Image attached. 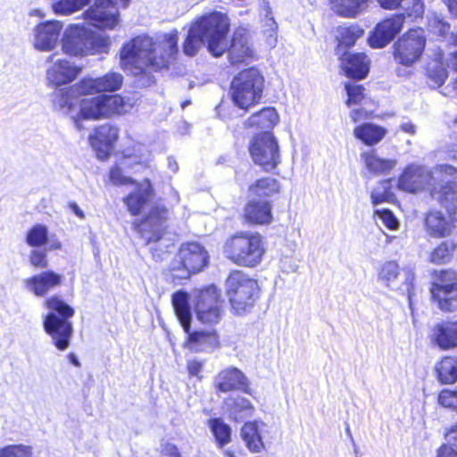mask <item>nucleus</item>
I'll return each mask as SVG.
<instances>
[{
  "label": "nucleus",
  "mask_w": 457,
  "mask_h": 457,
  "mask_svg": "<svg viewBox=\"0 0 457 457\" xmlns=\"http://www.w3.org/2000/svg\"><path fill=\"white\" fill-rule=\"evenodd\" d=\"M425 44L423 29H410L395 44V60L405 66L412 65L421 55Z\"/></svg>",
  "instance_id": "2eb2a0df"
},
{
  "label": "nucleus",
  "mask_w": 457,
  "mask_h": 457,
  "mask_svg": "<svg viewBox=\"0 0 457 457\" xmlns=\"http://www.w3.org/2000/svg\"><path fill=\"white\" fill-rule=\"evenodd\" d=\"M230 305L237 314L250 311L259 298V285L241 270L230 272L225 283Z\"/></svg>",
  "instance_id": "423d86ee"
},
{
  "label": "nucleus",
  "mask_w": 457,
  "mask_h": 457,
  "mask_svg": "<svg viewBox=\"0 0 457 457\" xmlns=\"http://www.w3.org/2000/svg\"><path fill=\"white\" fill-rule=\"evenodd\" d=\"M214 384L216 389L222 393L239 390L247 395H253V390L249 386L248 378L240 370L235 367L221 370L215 377Z\"/></svg>",
  "instance_id": "4be33fe9"
},
{
  "label": "nucleus",
  "mask_w": 457,
  "mask_h": 457,
  "mask_svg": "<svg viewBox=\"0 0 457 457\" xmlns=\"http://www.w3.org/2000/svg\"><path fill=\"white\" fill-rule=\"evenodd\" d=\"M368 112L362 109H354L351 112V118L354 122L361 120L362 118H366Z\"/></svg>",
  "instance_id": "774afa93"
},
{
  "label": "nucleus",
  "mask_w": 457,
  "mask_h": 457,
  "mask_svg": "<svg viewBox=\"0 0 457 457\" xmlns=\"http://www.w3.org/2000/svg\"><path fill=\"white\" fill-rule=\"evenodd\" d=\"M117 138V128L109 124H104L99 126L93 135L89 136V142L97 152L98 158L104 159L109 154L112 145Z\"/></svg>",
  "instance_id": "bb28decb"
},
{
  "label": "nucleus",
  "mask_w": 457,
  "mask_h": 457,
  "mask_svg": "<svg viewBox=\"0 0 457 457\" xmlns=\"http://www.w3.org/2000/svg\"><path fill=\"white\" fill-rule=\"evenodd\" d=\"M433 24L435 25L436 32L440 35H445L449 29V25L443 22L442 21L434 20Z\"/></svg>",
  "instance_id": "338daca9"
},
{
  "label": "nucleus",
  "mask_w": 457,
  "mask_h": 457,
  "mask_svg": "<svg viewBox=\"0 0 457 457\" xmlns=\"http://www.w3.org/2000/svg\"><path fill=\"white\" fill-rule=\"evenodd\" d=\"M172 305L184 331L187 334V343L192 349L204 351L218 344V337L212 331L200 330L190 333L192 313L187 293L184 291L174 293Z\"/></svg>",
  "instance_id": "6e6552de"
},
{
  "label": "nucleus",
  "mask_w": 457,
  "mask_h": 457,
  "mask_svg": "<svg viewBox=\"0 0 457 457\" xmlns=\"http://www.w3.org/2000/svg\"><path fill=\"white\" fill-rule=\"evenodd\" d=\"M44 305L50 311L44 319V329L51 337L55 347L64 351L70 345L73 332L69 319L74 315V309L57 295L47 298Z\"/></svg>",
  "instance_id": "20e7f679"
},
{
  "label": "nucleus",
  "mask_w": 457,
  "mask_h": 457,
  "mask_svg": "<svg viewBox=\"0 0 457 457\" xmlns=\"http://www.w3.org/2000/svg\"><path fill=\"white\" fill-rule=\"evenodd\" d=\"M208 427L219 447L221 448L231 441V428L222 419H210L208 420Z\"/></svg>",
  "instance_id": "79ce46f5"
},
{
  "label": "nucleus",
  "mask_w": 457,
  "mask_h": 457,
  "mask_svg": "<svg viewBox=\"0 0 457 457\" xmlns=\"http://www.w3.org/2000/svg\"><path fill=\"white\" fill-rule=\"evenodd\" d=\"M378 279L387 287L406 292L410 307H412L411 298L414 295L415 280L412 269H403L401 275L399 266L395 262H386L378 270Z\"/></svg>",
  "instance_id": "ddd939ff"
},
{
  "label": "nucleus",
  "mask_w": 457,
  "mask_h": 457,
  "mask_svg": "<svg viewBox=\"0 0 457 457\" xmlns=\"http://www.w3.org/2000/svg\"><path fill=\"white\" fill-rule=\"evenodd\" d=\"M279 182L273 178L266 177L256 180L250 186L249 192L259 198H268L279 193Z\"/></svg>",
  "instance_id": "ea45409f"
},
{
  "label": "nucleus",
  "mask_w": 457,
  "mask_h": 457,
  "mask_svg": "<svg viewBox=\"0 0 457 457\" xmlns=\"http://www.w3.org/2000/svg\"><path fill=\"white\" fill-rule=\"evenodd\" d=\"M208 262V252L201 244L195 241L186 242L180 245L178 253L170 262L169 272L173 282L177 283L202 270Z\"/></svg>",
  "instance_id": "0eeeda50"
},
{
  "label": "nucleus",
  "mask_w": 457,
  "mask_h": 457,
  "mask_svg": "<svg viewBox=\"0 0 457 457\" xmlns=\"http://www.w3.org/2000/svg\"><path fill=\"white\" fill-rule=\"evenodd\" d=\"M79 116L85 120L109 118L113 114H123L131 110L133 103L119 95H101L84 98L79 103Z\"/></svg>",
  "instance_id": "9d476101"
},
{
  "label": "nucleus",
  "mask_w": 457,
  "mask_h": 457,
  "mask_svg": "<svg viewBox=\"0 0 457 457\" xmlns=\"http://www.w3.org/2000/svg\"><path fill=\"white\" fill-rule=\"evenodd\" d=\"M383 9L394 10L402 7L409 16H420L423 12L420 0H378Z\"/></svg>",
  "instance_id": "a19ab883"
},
{
  "label": "nucleus",
  "mask_w": 457,
  "mask_h": 457,
  "mask_svg": "<svg viewBox=\"0 0 457 457\" xmlns=\"http://www.w3.org/2000/svg\"><path fill=\"white\" fill-rule=\"evenodd\" d=\"M260 17L262 26H265L268 23V20L275 21L273 17L272 8L268 0H261L260 4Z\"/></svg>",
  "instance_id": "052dcab7"
},
{
  "label": "nucleus",
  "mask_w": 457,
  "mask_h": 457,
  "mask_svg": "<svg viewBox=\"0 0 457 457\" xmlns=\"http://www.w3.org/2000/svg\"><path fill=\"white\" fill-rule=\"evenodd\" d=\"M436 457H457V441L446 440V443L437 450Z\"/></svg>",
  "instance_id": "bf43d9fd"
},
{
  "label": "nucleus",
  "mask_w": 457,
  "mask_h": 457,
  "mask_svg": "<svg viewBox=\"0 0 457 457\" xmlns=\"http://www.w3.org/2000/svg\"><path fill=\"white\" fill-rule=\"evenodd\" d=\"M129 0H96L85 13L90 23L100 29H113L119 22V7L126 8Z\"/></svg>",
  "instance_id": "4468645a"
},
{
  "label": "nucleus",
  "mask_w": 457,
  "mask_h": 457,
  "mask_svg": "<svg viewBox=\"0 0 457 457\" xmlns=\"http://www.w3.org/2000/svg\"><path fill=\"white\" fill-rule=\"evenodd\" d=\"M229 25L227 14L217 11L198 18L191 24L184 41L185 54L195 55L206 43L208 51L215 57L221 56L228 50L231 64L245 62L252 59L254 51L246 29L237 28L228 46L227 34Z\"/></svg>",
  "instance_id": "f257e3e1"
},
{
  "label": "nucleus",
  "mask_w": 457,
  "mask_h": 457,
  "mask_svg": "<svg viewBox=\"0 0 457 457\" xmlns=\"http://www.w3.org/2000/svg\"><path fill=\"white\" fill-rule=\"evenodd\" d=\"M178 31L160 35L155 41L140 35L124 44L120 50V65L134 76H142L146 87L154 83L150 71H157L172 64L178 54Z\"/></svg>",
  "instance_id": "f03ea898"
},
{
  "label": "nucleus",
  "mask_w": 457,
  "mask_h": 457,
  "mask_svg": "<svg viewBox=\"0 0 457 457\" xmlns=\"http://www.w3.org/2000/svg\"><path fill=\"white\" fill-rule=\"evenodd\" d=\"M48 242V229L43 224L33 226L26 235V243L31 247H40Z\"/></svg>",
  "instance_id": "a18cd8bd"
},
{
  "label": "nucleus",
  "mask_w": 457,
  "mask_h": 457,
  "mask_svg": "<svg viewBox=\"0 0 457 457\" xmlns=\"http://www.w3.org/2000/svg\"><path fill=\"white\" fill-rule=\"evenodd\" d=\"M249 151L254 163L265 171H270L280 162L279 148L272 133L264 131L255 135Z\"/></svg>",
  "instance_id": "9b49d317"
},
{
  "label": "nucleus",
  "mask_w": 457,
  "mask_h": 457,
  "mask_svg": "<svg viewBox=\"0 0 457 457\" xmlns=\"http://www.w3.org/2000/svg\"><path fill=\"white\" fill-rule=\"evenodd\" d=\"M53 104L62 114H71L79 104L78 97L72 87L61 88L53 94Z\"/></svg>",
  "instance_id": "72a5a7b5"
},
{
  "label": "nucleus",
  "mask_w": 457,
  "mask_h": 457,
  "mask_svg": "<svg viewBox=\"0 0 457 457\" xmlns=\"http://www.w3.org/2000/svg\"><path fill=\"white\" fill-rule=\"evenodd\" d=\"M263 82L262 75L255 68L239 72L231 82L233 103L244 110L258 103L262 97Z\"/></svg>",
  "instance_id": "1a4fd4ad"
},
{
  "label": "nucleus",
  "mask_w": 457,
  "mask_h": 457,
  "mask_svg": "<svg viewBox=\"0 0 457 457\" xmlns=\"http://www.w3.org/2000/svg\"><path fill=\"white\" fill-rule=\"evenodd\" d=\"M437 401L441 406L457 411V389L442 390L438 395Z\"/></svg>",
  "instance_id": "603ef678"
},
{
  "label": "nucleus",
  "mask_w": 457,
  "mask_h": 457,
  "mask_svg": "<svg viewBox=\"0 0 457 457\" xmlns=\"http://www.w3.org/2000/svg\"><path fill=\"white\" fill-rule=\"evenodd\" d=\"M265 253L263 237L256 232L242 231L229 237L223 245L224 256L244 267L257 266Z\"/></svg>",
  "instance_id": "39448f33"
},
{
  "label": "nucleus",
  "mask_w": 457,
  "mask_h": 457,
  "mask_svg": "<svg viewBox=\"0 0 457 457\" xmlns=\"http://www.w3.org/2000/svg\"><path fill=\"white\" fill-rule=\"evenodd\" d=\"M71 87L76 95H91L94 93H99V91H97L96 80L92 78H84Z\"/></svg>",
  "instance_id": "3c124183"
},
{
  "label": "nucleus",
  "mask_w": 457,
  "mask_h": 457,
  "mask_svg": "<svg viewBox=\"0 0 457 457\" xmlns=\"http://www.w3.org/2000/svg\"><path fill=\"white\" fill-rule=\"evenodd\" d=\"M375 213L387 228L395 230L398 228L399 222L391 211L386 209L376 210Z\"/></svg>",
  "instance_id": "4d7b16f0"
},
{
  "label": "nucleus",
  "mask_w": 457,
  "mask_h": 457,
  "mask_svg": "<svg viewBox=\"0 0 457 457\" xmlns=\"http://www.w3.org/2000/svg\"><path fill=\"white\" fill-rule=\"evenodd\" d=\"M152 197V186L148 179L137 184L135 189L129 193L123 202L128 211L134 216L140 214L145 208L150 207Z\"/></svg>",
  "instance_id": "a878e982"
},
{
  "label": "nucleus",
  "mask_w": 457,
  "mask_h": 457,
  "mask_svg": "<svg viewBox=\"0 0 457 457\" xmlns=\"http://www.w3.org/2000/svg\"><path fill=\"white\" fill-rule=\"evenodd\" d=\"M426 234L433 238H444L452 235L454 228L452 218L439 210L428 212L423 218Z\"/></svg>",
  "instance_id": "b1692460"
},
{
  "label": "nucleus",
  "mask_w": 457,
  "mask_h": 457,
  "mask_svg": "<svg viewBox=\"0 0 457 457\" xmlns=\"http://www.w3.org/2000/svg\"><path fill=\"white\" fill-rule=\"evenodd\" d=\"M341 68L345 74L353 79H363L369 72V60L364 54L342 53Z\"/></svg>",
  "instance_id": "c85d7f7f"
},
{
  "label": "nucleus",
  "mask_w": 457,
  "mask_h": 457,
  "mask_svg": "<svg viewBox=\"0 0 457 457\" xmlns=\"http://www.w3.org/2000/svg\"><path fill=\"white\" fill-rule=\"evenodd\" d=\"M431 340L441 350L457 348V320H446L436 325Z\"/></svg>",
  "instance_id": "cd10ccee"
},
{
  "label": "nucleus",
  "mask_w": 457,
  "mask_h": 457,
  "mask_svg": "<svg viewBox=\"0 0 457 457\" xmlns=\"http://www.w3.org/2000/svg\"><path fill=\"white\" fill-rule=\"evenodd\" d=\"M331 8L340 16L354 18L367 6L368 0H329Z\"/></svg>",
  "instance_id": "4c0bfd02"
},
{
  "label": "nucleus",
  "mask_w": 457,
  "mask_h": 457,
  "mask_svg": "<svg viewBox=\"0 0 457 457\" xmlns=\"http://www.w3.org/2000/svg\"><path fill=\"white\" fill-rule=\"evenodd\" d=\"M32 447L26 445H12L0 448V457H32Z\"/></svg>",
  "instance_id": "de8ad7c7"
},
{
  "label": "nucleus",
  "mask_w": 457,
  "mask_h": 457,
  "mask_svg": "<svg viewBox=\"0 0 457 457\" xmlns=\"http://www.w3.org/2000/svg\"><path fill=\"white\" fill-rule=\"evenodd\" d=\"M450 255V248L446 242L439 244L430 253L429 260L431 262L440 264L445 262Z\"/></svg>",
  "instance_id": "5fc2aeb1"
},
{
  "label": "nucleus",
  "mask_w": 457,
  "mask_h": 457,
  "mask_svg": "<svg viewBox=\"0 0 457 457\" xmlns=\"http://www.w3.org/2000/svg\"><path fill=\"white\" fill-rule=\"evenodd\" d=\"M393 197L391 192V180L381 181L372 191L371 200L374 205L383 202H388Z\"/></svg>",
  "instance_id": "49530a36"
},
{
  "label": "nucleus",
  "mask_w": 457,
  "mask_h": 457,
  "mask_svg": "<svg viewBox=\"0 0 457 457\" xmlns=\"http://www.w3.org/2000/svg\"><path fill=\"white\" fill-rule=\"evenodd\" d=\"M91 0H57L52 4V10L58 15L72 14L90 4Z\"/></svg>",
  "instance_id": "37998d69"
},
{
  "label": "nucleus",
  "mask_w": 457,
  "mask_h": 457,
  "mask_svg": "<svg viewBox=\"0 0 457 457\" xmlns=\"http://www.w3.org/2000/svg\"><path fill=\"white\" fill-rule=\"evenodd\" d=\"M203 368V364L201 361L196 360L189 361L187 362V370L190 375L198 376Z\"/></svg>",
  "instance_id": "69168bd1"
},
{
  "label": "nucleus",
  "mask_w": 457,
  "mask_h": 457,
  "mask_svg": "<svg viewBox=\"0 0 457 457\" xmlns=\"http://www.w3.org/2000/svg\"><path fill=\"white\" fill-rule=\"evenodd\" d=\"M265 427L266 424L262 421L246 422L242 427L240 435L250 452L261 453L264 448L262 433Z\"/></svg>",
  "instance_id": "c756f323"
},
{
  "label": "nucleus",
  "mask_w": 457,
  "mask_h": 457,
  "mask_svg": "<svg viewBox=\"0 0 457 457\" xmlns=\"http://www.w3.org/2000/svg\"><path fill=\"white\" fill-rule=\"evenodd\" d=\"M403 21L404 15L396 14L378 23L369 38L370 45L377 48L386 46L401 30Z\"/></svg>",
  "instance_id": "5701e85b"
},
{
  "label": "nucleus",
  "mask_w": 457,
  "mask_h": 457,
  "mask_svg": "<svg viewBox=\"0 0 457 457\" xmlns=\"http://www.w3.org/2000/svg\"><path fill=\"white\" fill-rule=\"evenodd\" d=\"M345 90L348 96V99L346 101L348 105L361 104L364 98V88L361 85L351 83L345 84Z\"/></svg>",
  "instance_id": "864d4df0"
},
{
  "label": "nucleus",
  "mask_w": 457,
  "mask_h": 457,
  "mask_svg": "<svg viewBox=\"0 0 457 457\" xmlns=\"http://www.w3.org/2000/svg\"><path fill=\"white\" fill-rule=\"evenodd\" d=\"M195 310L197 319L207 324H216L221 320L223 300L220 292L213 286L195 292Z\"/></svg>",
  "instance_id": "f8f14e48"
},
{
  "label": "nucleus",
  "mask_w": 457,
  "mask_h": 457,
  "mask_svg": "<svg viewBox=\"0 0 457 457\" xmlns=\"http://www.w3.org/2000/svg\"><path fill=\"white\" fill-rule=\"evenodd\" d=\"M363 35V29L356 24L349 26H340L337 29V39L338 46L337 49V54L346 52L345 49L353 46L356 40Z\"/></svg>",
  "instance_id": "e433bc0d"
},
{
  "label": "nucleus",
  "mask_w": 457,
  "mask_h": 457,
  "mask_svg": "<svg viewBox=\"0 0 457 457\" xmlns=\"http://www.w3.org/2000/svg\"><path fill=\"white\" fill-rule=\"evenodd\" d=\"M278 121V115L272 107L263 108L258 112L253 113L247 120V127H256L257 129H270Z\"/></svg>",
  "instance_id": "58836bf2"
},
{
  "label": "nucleus",
  "mask_w": 457,
  "mask_h": 457,
  "mask_svg": "<svg viewBox=\"0 0 457 457\" xmlns=\"http://www.w3.org/2000/svg\"><path fill=\"white\" fill-rule=\"evenodd\" d=\"M29 262L36 268H46L48 266L46 251L40 249L32 250L29 253Z\"/></svg>",
  "instance_id": "6e6d98bb"
},
{
  "label": "nucleus",
  "mask_w": 457,
  "mask_h": 457,
  "mask_svg": "<svg viewBox=\"0 0 457 457\" xmlns=\"http://www.w3.org/2000/svg\"><path fill=\"white\" fill-rule=\"evenodd\" d=\"M386 132L384 128L370 122L357 126L353 130L355 137L368 145H374L380 142Z\"/></svg>",
  "instance_id": "c9c22d12"
},
{
  "label": "nucleus",
  "mask_w": 457,
  "mask_h": 457,
  "mask_svg": "<svg viewBox=\"0 0 457 457\" xmlns=\"http://www.w3.org/2000/svg\"><path fill=\"white\" fill-rule=\"evenodd\" d=\"M96 80L99 93L105 91L113 92L121 87L123 77L120 73L111 72L103 77L96 78Z\"/></svg>",
  "instance_id": "c03bdc74"
},
{
  "label": "nucleus",
  "mask_w": 457,
  "mask_h": 457,
  "mask_svg": "<svg viewBox=\"0 0 457 457\" xmlns=\"http://www.w3.org/2000/svg\"><path fill=\"white\" fill-rule=\"evenodd\" d=\"M430 195L437 200L457 188V169L450 164H437L431 168Z\"/></svg>",
  "instance_id": "aec40b11"
},
{
  "label": "nucleus",
  "mask_w": 457,
  "mask_h": 457,
  "mask_svg": "<svg viewBox=\"0 0 457 457\" xmlns=\"http://www.w3.org/2000/svg\"><path fill=\"white\" fill-rule=\"evenodd\" d=\"M428 74L438 86L443 85L447 79V71L442 66H437L435 70L429 71Z\"/></svg>",
  "instance_id": "e2e57ef3"
},
{
  "label": "nucleus",
  "mask_w": 457,
  "mask_h": 457,
  "mask_svg": "<svg viewBox=\"0 0 457 457\" xmlns=\"http://www.w3.org/2000/svg\"><path fill=\"white\" fill-rule=\"evenodd\" d=\"M431 169L424 165L410 164L398 179V187L410 193L428 191L431 187Z\"/></svg>",
  "instance_id": "6ab92c4d"
},
{
  "label": "nucleus",
  "mask_w": 457,
  "mask_h": 457,
  "mask_svg": "<svg viewBox=\"0 0 457 457\" xmlns=\"http://www.w3.org/2000/svg\"><path fill=\"white\" fill-rule=\"evenodd\" d=\"M432 298L444 312L457 310V273L453 270L442 271L437 282L431 287Z\"/></svg>",
  "instance_id": "dca6fc26"
},
{
  "label": "nucleus",
  "mask_w": 457,
  "mask_h": 457,
  "mask_svg": "<svg viewBox=\"0 0 457 457\" xmlns=\"http://www.w3.org/2000/svg\"><path fill=\"white\" fill-rule=\"evenodd\" d=\"M279 267L283 272L292 273L297 270L298 264L296 260L293 257L283 256L279 260Z\"/></svg>",
  "instance_id": "680f3d73"
},
{
  "label": "nucleus",
  "mask_w": 457,
  "mask_h": 457,
  "mask_svg": "<svg viewBox=\"0 0 457 457\" xmlns=\"http://www.w3.org/2000/svg\"><path fill=\"white\" fill-rule=\"evenodd\" d=\"M361 157L364 160L365 167L374 175H386L396 165L395 160L381 158L375 151L363 153Z\"/></svg>",
  "instance_id": "473e14b6"
},
{
  "label": "nucleus",
  "mask_w": 457,
  "mask_h": 457,
  "mask_svg": "<svg viewBox=\"0 0 457 457\" xmlns=\"http://www.w3.org/2000/svg\"><path fill=\"white\" fill-rule=\"evenodd\" d=\"M245 219L253 224H270L272 220L271 205L263 200H251L245 208Z\"/></svg>",
  "instance_id": "7c9ffc66"
},
{
  "label": "nucleus",
  "mask_w": 457,
  "mask_h": 457,
  "mask_svg": "<svg viewBox=\"0 0 457 457\" xmlns=\"http://www.w3.org/2000/svg\"><path fill=\"white\" fill-rule=\"evenodd\" d=\"M437 379L442 384L457 382V355H448L436 364Z\"/></svg>",
  "instance_id": "f704fd0d"
},
{
  "label": "nucleus",
  "mask_w": 457,
  "mask_h": 457,
  "mask_svg": "<svg viewBox=\"0 0 457 457\" xmlns=\"http://www.w3.org/2000/svg\"><path fill=\"white\" fill-rule=\"evenodd\" d=\"M167 216L168 210L164 206H151L148 215L138 224L135 223V228L147 244L159 241L162 238Z\"/></svg>",
  "instance_id": "a211bd4d"
},
{
  "label": "nucleus",
  "mask_w": 457,
  "mask_h": 457,
  "mask_svg": "<svg viewBox=\"0 0 457 457\" xmlns=\"http://www.w3.org/2000/svg\"><path fill=\"white\" fill-rule=\"evenodd\" d=\"M110 179L115 185H128L132 182V179L125 176L118 166L111 169Z\"/></svg>",
  "instance_id": "13d9d810"
},
{
  "label": "nucleus",
  "mask_w": 457,
  "mask_h": 457,
  "mask_svg": "<svg viewBox=\"0 0 457 457\" xmlns=\"http://www.w3.org/2000/svg\"><path fill=\"white\" fill-rule=\"evenodd\" d=\"M48 66L46 71V78L49 85L61 87L71 84L82 71V67L67 58L58 57L54 53L46 58Z\"/></svg>",
  "instance_id": "f3484780"
},
{
  "label": "nucleus",
  "mask_w": 457,
  "mask_h": 457,
  "mask_svg": "<svg viewBox=\"0 0 457 457\" xmlns=\"http://www.w3.org/2000/svg\"><path fill=\"white\" fill-rule=\"evenodd\" d=\"M436 201L446 210L452 220L457 221V188Z\"/></svg>",
  "instance_id": "09e8293b"
},
{
  "label": "nucleus",
  "mask_w": 457,
  "mask_h": 457,
  "mask_svg": "<svg viewBox=\"0 0 457 457\" xmlns=\"http://www.w3.org/2000/svg\"><path fill=\"white\" fill-rule=\"evenodd\" d=\"M62 23L59 21L41 22L32 30V45L40 52H51L58 45Z\"/></svg>",
  "instance_id": "412c9836"
},
{
  "label": "nucleus",
  "mask_w": 457,
  "mask_h": 457,
  "mask_svg": "<svg viewBox=\"0 0 457 457\" xmlns=\"http://www.w3.org/2000/svg\"><path fill=\"white\" fill-rule=\"evenodd\" d=\"M278 23L276 21L268 20L265 26H262V33L266 45L270 48H274L278 43Z\"/></svg>",
  "instance_id": "8fccbe9b"
},
{
  "label": "nucleus",
  "mask_w": 457,
  "mask_h": 457,
  "mask_svg": "<svg viewBox=\"0 0 457 457\" xmlns=\"http://www.w3.org/2000/svg\"><path fill=\"white\" fill-rule=\"evenodd\" d=\"M63 277L53 270L36 274L23 281L24 287L37 297L45 296L51 290L60 287Z\"/></svg>",
  "instance_id": "393cba45"
},
{
  "label": "nucleus",
  "mask_w": 457,
  "mask_h": 457,
  "mask_svg": "<svg viewBox=\"0 0 457 457\" xmlns=\"http://www.w3.org/2000/svg\"><path fill=\"white\" fill-rule=\"evenodd\" d=\"M63 54L83 58L87 55L107 53L111 46L108 36L97 33L78 24L70 25L61 39Z\"/></svg>",
  "instance_id": "7ed1b4c3"
},
{
  "label": "nucleus",
  "mask_w": 457,
  "mask_h": 457,
  "mask_svg": "<svg viewBox=\"0 0 457 457\" xmlns=\"http://www.w3.org/2000/svg\"><path fill=\"white\" fill-rule=\"evenodd\" d=\"M224 404L229 418L237 422L251 418L255 411L248 399L239 395L227 398Z\"/></svg>",
  "instance_id": "2f4dec72"
},
{
  "label": "nucleus",
  "mask_w": 457,
  "mask_h": 457,
  "mask_svg": "<svg viewBox=\"0 0 457 457\" xmlns=\"http://www.w3.org/2000/svg\"><path fill=\"white\" fill-rule=\"evenodd\" d=\"M160 457H181L178 447L171 443L162 445Z\"/></svg>",
  "instance_id": "0e129e2a"
}]
</instances>
